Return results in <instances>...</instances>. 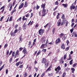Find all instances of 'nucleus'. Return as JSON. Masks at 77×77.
Wrapping results in <instances>:
<instances>
[{
	"label": "nucleus",
	"instance_id": "1",
	"mask_svg": "<svg viewBox=\"0 0 77 77\" xmlns=\"http://www.w3.org/2000/svg\"><path fill=\"white\" fill-rule=\"evenodd\" d=\"M41 7L43 8L42 13V14H45V13L46 12V10L44 8H45V4L44 3L42 5Z\"/></svg>",
	"mask_w": 77,
	"mask_h": 77
},
{
	"label": "nucleus",
	"instance_id": "2",
	"mask_svg": "<svg viewBox=\"0 0 77 77\" xmlns=\"http://www.w3.org/2000/svg\"><path fill=\"white\" fill-rule=\"evenodd\" d=\"M44 32V29H40L39 30V34L40 35H42L43 34V33Z\"/></svg>",
	"mask_w": 77,
	"mask_h": 77
},
{
	"label": "nucleus",
	"instance_id": "3",
	"mask_svg": "<svg viewBox=\"0 0 77 77\" xmlns=\"http://www.w3.org/2000/svg\"><path fill=\"white\" fill-rule=\"evenodd\" d=\"M49 62L48 61H47L45 62V68H47V67H48V65H49Z\"/></svg>",
	"mask_w": 77,
	"mask_h": 77
},
{
	"label": "nucleus",
	"instance_id": "4",
	"mask_svg": "<svg viewBox=\"0 0 77 77\" xmlns=\"http://www.w3.org/2000/svg\"><path fill=\"white\" fill-rule=\"evenodd\" d=\"M60 38H58L56 40V44H58V43H60Z\"/></svg>",
	"mask_w": 77,
	"mask_h": 77
},
{
	"label": "nucleus",
	"instance_id": "5",
	"mask_svg": "<svg viewBox=\"0 0 77 77\" xmlns=\"http://www.w3.org/2000/svg\"><path fill=\"white\" fill-rule=\"evenodd\" d=\"M61 24V20L59 19L57 22V26H60V25Z\"/></svg>",
	"mask_w": 77,
	"mask_h": 77
},
{
	"label": "nucleus",
	"instance_id": "6",
	"mask_svg": "<svg viewBox=\"0 0 77 77\" xmlns=\"http://www.w3.org/2000/svg\"><path fill=\"white\" fill-rule=\"evenodd\" d=\"M47 47V45L46 44H42L40 47L41 48H44Z\"/></svg>",
	"mask_w": 77,
	"mask_h": 77
},
{
	"label": "nucleus",
	"instance_id": "7",
	"mask_svg": "<svg viewBox=\"0 0 77 77\" xmlns=\"http://www.w3.org/2000/svg\"><path fill=\"white\" fill-rule=\"evenodd\" d=\"M24 6V3H22L19 7V9H21L23 7V6Z\"/></svg>",
	"mask_w": 77,
	"mask_h": 77
},
{
	"label": "nucleus",
	"instance_id": "8",
	"mask_svg": "<svg viewBox=\"0 0 77 77\" xmlns=\"http://www.w3.org/2000/svg\"><path fill=\"white\" fill-rule=\"evenodd\" d=\"M11 36H15V34L14 32H11Z\"/></svg>",
	"mask_w": 77,
	"mask_h": 77
},
{
	"label": "nucleus",
	"instance_id": "9",
	"mask_svg": "<svg viewBox=\"0 0 77 77\" xmlns=\"http://www.w3.org/2000/svg\"><path fill=\"white\" fill-rule=\"evenodd\" d=\"M28 46L29 47H30H30H32V42H29V44L28 45Z\"/></svg>",
	"mask_w": 77,
	"mask_h": 77
},
{
	"label": "nucleus",
	"instance_id": "10",
	"mask_svg": "<svg viewBox=\"0 0 77 77\" xmlns=\"http://www.w3.org/2000/svg\"><path fill=\"white\" fill-rule=\"evenodd\" d=\"M23 52L24 53V54H26V52H27V51L26 50V48H24L23 50Z\"/></svg>",
	"mask_w": 77,
	"mask_h": 77
},
{
	"label": "nucleus",
	"instance_id": "11",
	"mask_svg": "<svg viewBox=\"0 0 77 77\" xmlns=\"http://www.w3.org/2000/svg\"><path fill=\"white\" fill-rule=\"evenodd\" d=\"M61 68L60 67V66H59L58 67H57V68L55 69V71H57L58 70V71H59V70H60Z\"/></svg>",
	"mask_w": 77,
	"mask_h": 77
},
{
	"label": "nucleus",
	"instance_id": "12",
	"mask_svg": "<svg viewBox=\"0 0 77 77\" xmlns=\"http://www.w3.org/2000/svg\"><path fill=\"white\" fill-rule=\"evenodd\" d=\"M61 48L62 49H64L65 48V45L64 44H62L61 46Z\"/></svg>",
	"mask_w": 77,
	"mask_h": 77
},
{
	"label": "nucleus",
	"instance_id": "13",
	"mask_svg": "<svg viewBox=\"0 0 77 77\" xmlns=\"http://www.w3.org/2000/svg\"><path fill=\"white\" fill-rule=\"evenodd\" d=\"M71 54H69V58L68 59V60H71L72 59V57L71 56Z\"/></svg>",
	"mask_w": 77,
	"mask_h": 77
},
{
	"label": "nucleus",
	"instance_id": "14",
	"mask_svg": "<svg viewBox=\"0 0 77 77\" xmlns=\"http://www.w3.org/2000/svg\"><path fill=\"white\" fill-rule=\"evenodd\" d=\"M22 63H21V62H17V63H16V65L17 66H18V65H19L20 64H22Z\"/></svg>",
	"mask_w": 77,
	"mask_h": 77
},
{
	"label": "nucleus",
	"instance_id": "15",
	"mask_svg": "<svg viewBox=\"0 0 77 77\" xmlns=\"http://www.w3.org/2000/svg\"><path fill=\"white\" fill-rule=\"evenodd\" d=\"M62 5L64 8H66L67 7H68V5L67 4H63Z\"/></svg>",
	"mask_w": 77,
	"mask_h": 77
},
{
	"label": "nucleus",
	"instance_id": "16",
	"mask_svg": "<svg viewBox=\"0 0 77 77\" xmlns=\"http://www.w3.org/2000/svg\"><path fill=\"white\" fill-rule=\"evenodd\" d=\"M60 61V63H63V62L64 61H63V58H62Z\"/></svg>",
	"mask_w": 77,
	"mask_h": 77
},
{
	"label": "nucleus",
	"instance_id": "17",
	"mask_svg": "<svg viewBox=\"0 0 77 77\" xmlns=\"http://www.w3.org/2000/svg\"><path fill=\"white\" fill-rule=\"evenodd\" d=\"M73 35L75 36V37H77V35L76 34V32H74L73 33Z\"/></svg>",
	"mask_w": 77,
	"mask_h": 77
},
{
	"label": "nucleus",
	"instance_id": "18",
	"mask_svg": "<svg viewBox=\"0 0 77 77\" xmlns=\"http://www.w3.org/2000/svg\"><path fill=\"white\" fill-rule=\"evenodd\" d=\"M45 58H43L42 59V63H45Z\"/></svg>",
	"mask_w": 77,
	"mask_h": 77
},
{
	"label": "nucleus",
	"instance_id": "19",
	"mask_svg": "<svg viewBox=\"0 0 77 77\" xmlns=\"http://www.w3.org/2000/svg\"><path fill=\"white\" fill-rule=\"evenodd\" d=\"M71 69L72 70V73H74V71H75V69H74V68H71Z\"/></svg>",
	"mask_w": 77,
	"mask_h": 77
},
{
	"label": "nucleus",
	"instance_id": "20",
	"mask_svg": "<svg viewBox=\"0 0 77 77\" xmlns=\"http://www.w3.org/2000/svg\"><path fill=\"white\" fill-rule=\"evenodd\" d=\"M22 35H21L19 37V39H20V42L22 41L23 40V38H22Z\"/></svg>",
	"mask_w": 77,
	"mask_h": 77
},
{
	"label": "nucleus",
	"instance_id": "21",
	"mask_svg": "<svg viewBox=\"0 0 77 77\" xmlns=\"http://www.w3.org/2000/svg\"><path fill=\"white\" fill-rule=\"evenodd\" d=\"M16 11V9H14L13 11H12L11 12V15H12L14 12H15Z\"/></svg>",
	"mask_w": 77,
	"mask_h": 77
},
{
	"label": "nucleus",
	"instance_id": "22",
	"mask_svg": "<svg viewBox=\"0 0 77 77\" xmlns=\"http://www.w3.org/2000/svg\"><path fill=\"white\" fill-rule=\"evenodd\" d=\"M48 26H49V27H50V25L48 24V23L45 26H44V27L46 28V27H48Z\"/></svg>",
	"mask_w": 77,
	"mask_h": 77
},
{
	"label": "nucleus",
	"instance_id": "23",
	"mask_svg": "<svg viewBox=\"0 0 77 77\" xmlns=\"http://www.w3.org/2000/svg\"><path fill=\"white\" fill-rule=\"evenodd\" d=\"M18 53H19V51H17L16 53V54L15 55V57H16V56H17V54H18Z\"/></svg>",
	"mask_w": 77,
	"mask_h": 77
},
{
	"label": "nucleus",
	"instance_id": "24",
	"mask_svg": "<svg viewBox=\"0 0 77 77\" xmlns=\"http://www.w3.org/2000/svg\"><path fill=\"white\" fill-rule=\"evenodd\" d=\"M57 14H58V15L57 16V17H56V18L57 19H59V15H60V14L59 13H58Z\"/></svg>",
	"mask_w": 77,
	"mask_h": 77
},
{
	"label": "nucleus",
	"instance_id": "25",
	"mask_svg": "<svg viewBox=\"0 0 77 77\" xmlns=\"http://www.w3.org/2000/svg\"><path fill=\"white\" fill-rule=\"evenodd\" d=\"M53 59V60H55V61H57V58L56 57H54Z\"/></svg>",
	"mask_w": 77,
	"mask_h": 77
},
{
	"label": "nucleus",
	"instance_id": "26",
	"mask_svg": "<svg viewBox=\"0 0 77 77\" xmlns=\"http://www.w3.org/2000/svg\"><path fill=\"white\" fill-rule=\"evenodd\" d=\"M24 7L26 8V7H27V2H26L25 3V5H24Z\"/></svg>",
	"mask_w": 77,
	"mask_h": 77
},
{
	"label": "nucleus",
	"instance_id": "27",
	"mask_svg": "<svg viewBox=\"0 0 77 77\" xmlns=\"http://www.w3.org/2000/svg\"><path fill=\"white\" fill-rule=\"evenodd\" d=\"M72 62H73V60H72L71 61H70L69 62V63L70 65H72Z\"/></svg>",
	"mask_w": 77,
	"mask_h": 77
},
{
	"label": "nucleus",
	"instance_id": "28",
	"mask_svg": "<svg viewBox=\"0 0 77 77\" xmlns=\"http://www.w3.org/2000/svg\"><path fill=\"white\" fill-rule=\"evenodd\" d=\"M36 39H35L34 40V42L33 43V45H35V42H36Z\"/></svg>",
	"mask_w": 77,
	"mask_h": 77
},
{
	"label": "nucleus",
	"instance_id": "29",
	"mask_svg": "<svg viewBox=\"0 0 77 77\" xmlns=\"http://www.w3.org/2000/svg\"><path fill=\"white\" fill-rule=\"evenodd\" d=\"M8 45L7 44H6L5 45V46H4V48H6V47H8Z\"/></svg>",
	"mask_w": 77,
	"mask_h": 77
},
{
	"label": "nucleus",
	"instance_id": "30",
	"mask_svg": "<svg viewBox=\"0 0 77 77\" xmlns=\"http://www.w3.org/2000/svg\"><path fill=\"white\" fill-rule=\"evenodd\" d=\"M65 75H66V73L64 72L63 73L62 77H65Z\"/></svg>",
	"mask_w": 77,
	"mask_h": 77
},
{
	"label": "nucleus",
	"instance_id": "31",
	"mask_svg": "<svg viewBox=\"0 0 77 77\" xmlns=\"http://www.w3.org/2000/svg\"><path fill=\"white\" fill-rule=\"evenodd\" d=\"M69 48H70L69 47H67L66 48V51H68V50L69 49Z\"/></svg>",
	"mask_w": 77,
	"mask_h": 77
},
{
	"label": "nucleus",
	"instance_id": "32",
	"mask_svg": "<svg viewBox=\"0 0 77 77\" xmlns=\"http://www.w3.org/2000/svg\"><path fill=\"white\" fill-rule=\"evenodd\" d=\"M27 76V72H25L24 74V77H26Z\"/></svg>",
	"mask_w": 77,
	"mask_h": 77
},
{
	"label": "nucleus",
	"instance_id": "33",
	"mask_svg": "<svg viewBox=\"0 0 77 77\" xmlns=\"http://www.w3.org/2000/svg\"><path fill=\"white\" fill-rule=\"evenodd\" d=\"M63 33H61L60 35V38H61V37H62L63 36Z\"/></svg>",
	"mask_w": 77,
	"mask_h": 77
},
{
	"label": "nucleus",
	"instance_id": "34",
	"mask_svg": "<svg viewBox=\"0 0 77 77\" xmlns=\"http://www.w3.org/2000/svg\"><path fill=\"white\" fill-rule=\"evenodd\" d=\"M55 4L56 5H59V2H58V1H57L55 3Z\"/></svg>",
	"mask_w": 77,
	"mask_h": 77
},
{
	"label": "nucleus",
	"instance_id": "35",
	"mask_svg": "<svg viewBox=\"0 0 77 77\" xmlns=\"http://www.w3.org/2000/svg\"><path fill=\"white\" fill-rule=\"evenodd\" d=\"M21 17H20L19 19L17 20V21H21Z\"/></svg>",
	"mask_w": 77,
	"mask_h": 77
},
{
	"label": "nucleus",
	"instance_id": "36",
	"mask_svg": "<svg viewBox=\"0 0 77 77\" xmlns=\"http://www.w3.org/2000/svg\"><path fill=\"white\" fill-rule=\"evenodd\" d=\"M42 51H43L44 53H45L46 52V51H47L46 49H43L42 50Z\"/></svg>",
	"mask_w": 77,
	"mask_h": 77
},
{
	"label": "nucleus",
	"instance_id": "37",
	"mask_svg": "<svg viewBox=\"0 0 77 77\" xmlns=\"http://www.w3.org/2000/svg\"><path fill=\"white\" fill-rule=\"evenodd\" d=\"M38 14L39 16L41 17V11H39V12H38Z\"/></svg>",
	"mask_w": 77,
	"mask_h": 77
},
{
	"label": "nucleus",
	"instance_id": "38",
	"mask_svg": "<svg viewBox=\"0 0 77 77\" xmlns=\"http://www.w3.org/2000/svg\"><path fill=\"white\" fill-rule=\"evenodd\" d=\"M26 26H26L25 24H24L23 27V29H26Z\"/></svg>",
	"mask_w": 77,
	"mask_h": 77
},
{
	"label": "nucleus",
	"instance_id": "39",
	"mask_svg": "<svg viewBox=\"0 0 77 77\" xmlns=\"http://www.w3.org/2000/svg\"><path fill=\"white\" fill-rule=\"evenodd\" d=\"M50 68H51V67H49V68L46 70V71H50Z\"/></svg>",
	"mask_w": 77,
	"mask_h": 77
},
{
	"label": "nucleus",
	"instance_id": "40",
	"mask_svg": "<svg viewBox=\"0 0 77 77\" xmlns=\"http://www.w3.org/2000/svg\"><path fill=\"white\" fill-rule=\"evenodd\" d=\"M4 18V16H2V17H1V20H0V21H2V20H3V19Z\"/></svg>",
	"mask_w": 77,
	"mask_h": 77
},
{
	"label": "nucleus",
	"instance_id": "41",
	"mask_svg": "<svg viewBox=\"0 0 77 77\" xmlns=\"http://www.w3.org/2000/svg\"><path fill=\"white\" fill-rule=\"evenodd\" d=\"M76 65H77V63H75L73 65V68H74L75 66H76Z\"/></svg>",
	"mask_w": 77,
	"mask_h": 77
},
{
	"label": "nucleus",
	"instance_id": "42",
	"mask_svg": "<svg viewBox=\"0 0 77 77\" xmlns=\"http://www.w3.org/2000/svg\"><path fill=\"white\" fill-rule=\"evenodd\" d=\"M44 75H45V73H43L41 75V77H43L44 76Z\"/></svg>",
	"mask_w": 77,
	"mask_h": 77
},
{
	"label": "nucleus",
	"instance_id": "43",
	"mask_svg": "<svg viewBox=\"0 0 77 77\" xmlns=\"http://www.w3.org/2000/svg\"><path fill=\"white\" fill-rule=\"evenodd\" d=\"M44 39H45V37L44 36L42 37L41 39V40L42 41V40H44Z\"/></svg>",
	"mask_w": 77,
	"mask_h": 77
},
{
	"label": "nucleus",
	"instance_id": "44",
	"mask_svg": "<svg viewBox=\"0 0 77 77\" xmlns=\"http://www.w3.org/2000/svg\"><path fill=\"white\" fill-rule=\"evenodd\" d=\"M5 9V6H3L2 7H1L0 8V10H2V9Z\"/></svg>",
	"mask_w": 77,
	"mask_h": 77
},
{
	"label": "nucleus",
	"instance_id": "45",
	"mask_svg": "<svg viewBox=\"0 0 77 77\" xmlns=\"http://www.w3.org/2000/svg\"><path fill=\"white\" fill-rule=\"evenodd\" d=\"M66 58V55L65 54V55H64L63 60H65V59Z\"/></svg>",
	"mask_w": 77,
	"mask_h": 77
},
{
	"label": "nucleus",
	"instance_id": "46",
	"mask_svg": "<svg viewBox=\"0 0 77 77\" xmlns=\"http://www.w3.org/2000/svg\"><path fill=\"white\" fill-rule=\"evenodd\" d=\"M12 17H11L10 18V19H9V21H12Z\"/></svg>",
	"mask_w": 77,
	"mask_h": 77
},
{
	"label": "nucleus",
	"instance_id": "47",
	"mask_svg": "<svg viewBox=\"0 0 77 77\" xmlns=\"http://www.w3.org/2000/svg\"><path fill=\"white\" fill-rule=\"evenodd\" d=\"M23 65H20L19 67V68H23Z\"/></svg>",
	"mask_w": 77,
	"mask_h": 77
},
{
	"label": "nucleus",
	"instance_id": "48",
	"mask_svg": "<svg viewBox=\"0 0 77 77\" xmlns=\"http://www.w3.org/2000/svg\"><path fill=\"white\" fill-rule=\"evenodd\" d=\"M73 30H74V28H73L72 29H71L70 30V31L71 32V33H72V32L73 31Z\"/></svg>",
	"mask_w": 77,
	"mask_h": 77
},
{
	"label": "nucleus",
	"instance_id": "49",
	"mask_svg": "<svg viewBox=\"0 0 77 77\" xmlns=\"http://www.w3.org/2000/svg\"><path fill=\"white\" fill-rule=\"evenodd\" d=\"M45 41H46V39H44V40H43L42 43H45Z\"/></svg>",
	"mask_w": 77,
	"mask_h": 77
},
{
	"label": "nucleus",
	"instance_id": "50",
	"mask_svg": "<svg viewBox=\"0 0 77 77\" xmlns=\"http://www.w3.org/2000/svg\"><path fill=\"white\" fill-rule=\"evenodd\" d=\"M9 50H7V56L8 55V54H9Z\"/></svg>",
	"mask_w": 77,
	"mask_h": 77
},
{
	"label": "nucleus",
	"instance_id": "51",
	"mask_svg": "<svg viewBox=\"0 0 77 77\" xmlns=\"http://www.w3.org/2000/svg\"><path fill=\"white\" fill-rule=\"evenodd\" d=\"M39 8V6L38 5H37L36 9H38Z\"/></svg>",
	"mask_w": 77,
	"mask_h": 77
},
{
	"label": "nucleus",
	"instance_id": "52",
	"mask_svg": "<svg viewBox=\"0 0 77 77\" xmlns=\"http://www.w3.org/2000/svg\"><path fill=\"white\" fill-rule=\"evenodd\" d=\"M40 52H41V51H39L38 52V53H37V56H38V55L39 54V53H40Z\"/></svg>",
	"mask_w": 77,
	"mask_h": 77
},
{
	"label": "nucleus",
	"instance_id": "53",
	"mask_svg": "<svg viewBox=\"0 0 77 77\" xmlns=\"http://www.w3.org/2000/svg\"><path fill=\"white\" fill-rule=\"evenodd\" d=\"M3 63V62L2 61L0 60V66H1L2 65V64Z\"/></svg>",
	"mask_w": 77,
	"mask_h": 77
},
{
	"label": "nucleus",
	"instance_id": "54",
	"mask_svg": "<svg viewBox=\"0 0 77 77\" xmlns=\"http://www.w3.org/2000/svg\"><path fill=\"white\" fill-rule=\"evenodd\" d=\"M65 18V16L64 15V14H62V19H63Z\"/></svg>",
	"mask_w": 77,
	"mask_h": 77
},
{
	"label": "nucleus",
	"instance_id": "55",
	"mask_svg": "<svg viewBox=\"0 0 77 77\" xmlns=\"http://www.w3.org/2000/svg\"><path fill=\"white\" fill-rule=\"evenodd\" d=\"M35 27L36 28V27H38V26H39V24H36L35 26Z\"/></svg>",
	"mask_w": 77,
	"mask_h": 77
},
{
	"label": "nucleus",
	"instance_id": "56",
	"mask_svg": "<svg viewBox=\"0 0 77 77\" xmlns=\"http://www.w3.org/2000/svg\"><path fill=\"white\" fill-rule=\"evenodd\" d=\"M23 48H19V51H21V50H23Z\"/></svg>",
	"mask_w": 77,
	"mask_h": 77
},
{
	"label": "nucleus",
	"instance_id": "57",
	"mask_svg": "<svg viewBox=\"0 0 77 77\" xmlns=\"http://www.w3.org/2000/svg\"><path fill=\"white\" fill-rule=\"evenodd\" d=\"M12 6H11L10 7V8L9 9V11H11V9H12Z\"/></svg>",
	"mask_w": 77,
	"mask_h": 77
},
{
	"label": "nucleus",
	"instance_id": "58",
	"mask_svg": "<svg viewBox=\"0 0 77 77\" xmlns=\"http://www.w3.org/2000/svg\"><path fill=\"white\" fill-rule=\"evenodd\" d=\"M14 54H15V52H13L12 53V56H14Z\"/></svg>",
	"mask_w": 77,
	"mask_h": 77
},
{
	"label": "nucleus",
	"instance_id": "59",
	"mask_svg": "<svg viewBox=\"0 0 77 77\" xmlns=\"http://www.w3.org/2000/svg\"><path fill=\"white\" fill-rule=\"evenodd\" d=\"M17 27H18V25L16 24L15 26V29H17Z\"/></svg>",
	"mask_w": 77,
	"mask_h": 77
},
{
	"label": "nucleus",
	"instance_id": "60",
	"mask_svg": "<svg viewBox=\"0 0 77 77\" xmlns=\"http://www.w3.org/2000/svg\"><path fill=\"white\" fill-rule=\"evenodd\" d=\"M17 29H16L15 30L14 32H13L15 34L16 33H17Z\"/></svg>",
	"mask_w": 77,
	"mask_h": 77
},
{
	"label": "nucleus",
	"instance_id": "61",
	"mask_svg": "<svg viewBox=\"0 0 77 77\" xmlns=\"http://www.w3.org/2000/svg\"><path fill=\"white\" fill-rule=\"evenodd\" d=\"M8 69H6V74H8Z\"/></svg>",
	"mask_w": 77,
	"mask_h": 77
},
{
	"label": "nucleus",
	"instance_id": "62",
	"mask_svg": "<svg viewBox=\"0 0 77 77\" xmlns=\"http://www.w3.org/2000/svg\"><path fill=\"white\" fill-rule=\"evenodd\" d=\"M74 25V23H72V25H71L72 27H72H73V26Z\"/></svg>",
	"mask_w": 77,
	"mask_h": 77
},
{
	"label": "nucleus",
	"instance_id": "63",
	"mask_svg": "<svg viewBox=\"0 0 77 77\" xmlns=\"http://www.w3.org/2000/svg\"><path fill=\"white\" fill-rule=\"evenodd\" d=\"M53 15H54V16H55V15H56V12H54Z\"/></svg>",
	"mask_w": 77,
	"mask_h": 77
},
{
	"label": "nucleus",
	"instance_id": "64",
	"mask_svg": "<svg viewBox=\"0 0 77 77\" xmlns=\"http://www.w3.org/2000/svg\"><path fill=\"white\" fill-rule=\"evenodd\" d=\"M29 14H27L26 15V17H27V18L28 17H29Z\"/></svg>",
	"mask_w": 77,
	"mask_h": 77
}]
</instances>
